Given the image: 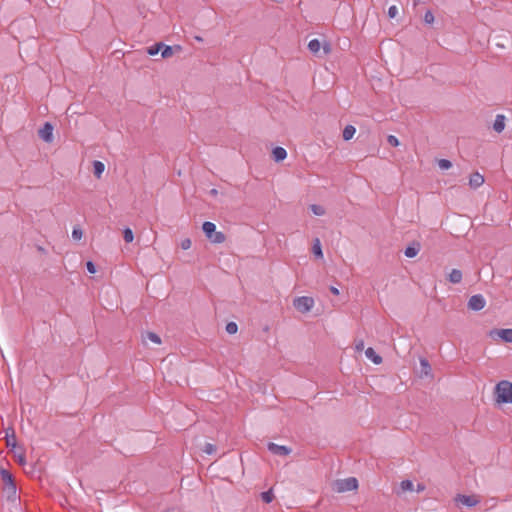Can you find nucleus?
<instances>
[{
    "mask_svg": "<svg viewBox=\"0 0 512 512\" xmlns=\"http://www.w3.org/2000/svg\"><path fill=\"white\" fill-rule=\"evenodd\" d=\"M484 183V176L479 172H474L470 175L469 185L471 188H479Z\"/></svg>",
    "mask_w": 512,
    "mask_h": 512,
    "instance_id": "f8f14e48",
    "label": "nucleus"
},
{
    "mask_svg": "<svg viewBox=\"0 0 512 512\" xmlns=\"http://www.w3.org/2000/svg\"><path fill=\"white\" fill-rule=\"evenodd\" d=\"M400 487L402 491H412L413 490V483L411 480H403L400 484Z\"/></svg>",
    "mask_w": 512,
    "mask_h": 512,
    "instance_id": "c756f323",
    "label": "nucleus"
},
{
    "mask_svg": "<svg viewBox=\"0 0 512 512\" xmlns=\"http://www.w3.org/2000/svg\"><path fill=\"white\" fill-rule=\"evenodd\" d=\"M420 364H421V371H420V376L423 377V376H431L432 377V374H431V365L429 364L428 360L425 359V358H420Z\"/></svg>",
    "mask_w": 512,
    "mask_h": 512,
    "instance_id": "f3484780",
    "label": "nucleus"
},
{
    "mask_svg": "<svg viewBox=\"0 0 512 512\" xmlns=\"http://www.w3.org/2000/svg\"><path fill=\"white\" fill-rule=\"evenodd\" d=\"M53 129V125L50 122H46L39 130V137L46 143H51L53 141Z\"/></svg>",
    "mask_w": 512,
    "mask_h": 512,
    "instance_id": "1a4fd4ad",
    "label": "nucleus"
},
{
    "mask_svg": "<svg viewBox=\"0 0 512 512\" xmlns=\"http://www.w3.org/2000/svg\"><path fill=\"white\" fill-rule=\"evenodd\" d=\"M195 40L198 41V42H202L203 41V38L200 37V36H195Z\"/></svg>",
    "mask_w": 512,
    "mask_h": 512,
    "instance_id": "a18cd8bd",
    "label": "nucleus"
},
{
    "mask_svg": "<svg viewBox=\"0 0 512 512\" xmlns=\"http://www.w3.org/2000/svg\"><path fill=\"white\" fill-rule=\"evenodd\" d=\"M358 488V480L355 477L338 479L334 481L332 489L338 493L353 491Z\"/></svg>",
    "mask_w": 512,
    "mask_h": 512,
    "instance_id": "20e7f679",
    "label": "nucleus"
},
{
    "mask_svg": "<svg viewBox=\"0 0 512 512\" xmlns=\"http://www.w3.org/2000/svg\"><path fill=\"white\" fill-rule=\"evenodd\" d=\"M420 248H421V246H420L419 242H413L411 245L406 247V249L404 251V255L408 258H413V257L417 256V254L420 251Z\"/></svg>",
    "mask_w": 512,
    "mask_h": 512,
    "instance_id": "4468645a",
    "label": "nucleus"
},
{
    "mask_svg": "<svg viewBox=\"0 0 512 512\" xmlns=\"http://www.w3.org/2000/svg\"><path fill=\"white\" fill-rule=\"evenodd\" d=\"M261 498L262 500L265 502V503H271L274 499V494L272 492V489L268 490V491H265V492H262L261 493Z\"/></svg>",
    "mask_w": 512,
    "mask_h": 512,
    "instance_id": "bb28decb",
    "label": "nucleus"
},
{
    "mask_svg": "<svg viewBox=\"0 0 512 512\" xmlns=\"http://www.w3.org/2000/svg\"><path fill=\"white\" fill-rule=\"evenodd\" d=\"M83 232L79 227H74L72 230V238L74 240H80L82 238Z\"/></svg>",
    "mask_w": 512,
    "mask_h": 512,
    "instance_id": "f704fd0d",
    "label": "nucleus"
},
{
    "mask_svg": "<svg viewBox=\"0 0 512 512\" xmlns=\"http://www.w3.org/2000/svg\"><path fill=\"white\" fill-rule=\"evenodd\" d=\"M486 305V300L481 294H475L468 301V308L473 311H480Z\"/></svg>",
    "mask_w": 512,
    "mask_h": 512,
    "instance_id": "0eeeda50",
    "label": "nucleus"
},
{
    "mask_svg": "<svg viewBox=\"0 0 512 512\" xmlns=\"http://www.w3.org/2000/svg\"><path fill=\"white\" fill-rule=\"evenodd\" d=\"M425 488H426V487H425V485H424L423 483H418V484H417V489H416V491H417V492H422V491H424V490H425Z\"/></svg>",
    "mask_w": 512,
    "mask_h": 512,
    "instance_id": "a19ab883",
    "label": "nucleus"
},
{
    "mask_svg": "<svg viewBox=\"0 0 512 512\" xmlns=\"http://www.w3.org/2000/svg\"><path fill=\"white\" fill-rule=\"evenodd\" d=\"M37 250H38L39 252L43 253V254H45V253H46V249H45L44 247H42V246H38V247H37Z\"/></svg>",
    "mask_w": 512,
    "mask_h": 512,
    "instance_id": "37998d69",
    "label": "nucleus"
},
{
    "mask_svg": "<svg viewBox=\"0 0 512 512\" xmlns=\"http://www.w3.org/2000/svg\"><path fill=\"white\" fill-rule=\"evenodd\" d=\"M162 58H169L173 55V47L169 45L162 46L161 49Z\"/></svg>",
    "mask_w": 512,
    "mask_h": 512,
    "instance_id": "a878e982",
    "label": "nucleus"
},
{
    "mask_svg": "<svg viewBox=\"0 0 512 512\" xmlns=\"http://www.w3.org/2000/svg\"><path fill=\"white\" fill-rule=\"evenodd\" d=\"M267 448L268 450L274 454V455H279V456H287L291 453V448L287 447V446H283V445H278V444H275L273 442H269L267 444Z\"/></svg>",
    "mask_w": 512,
    "mask_h": 512,
    "instance_id": "9d476101",
    "label": "nucleus"
},
{
    "mask_svg": "<svg viewBox=\"0 0 512 512\" xmlns=\"http://www.w3.org/2000/svg\"><path fill=\"white\" fill-rule=\"evenodd\" d=\"M320 48H321V44L318 39H312L309 41L308 49L310 50L311 53L317 54L320 51Z\"/></svg>",
    "mask_w": 512,
    "mask_h": 512,
    "instance_id": "4be33fe9",
    "label": "nucleus"
},
{
    "mask_svg": "<svg viewBox=\"0 0 512 512\" xmlns=\"http://www.w3.org/2000/svg\"><path fill=\"white\" fill-rule=\"evenodd\" d=\"M494 395L498 404L512 403V383L508 380L498 382L494 388Z\"/></svg>",
    "mask_w": 512,
    "mask_h": 512,
    "instance_id": "f03ea898",
    "label": "nucleus"
},
{
    "mask_svg": "<svg viewBox=\"0 0 512 512\" xmlns=\"http://www.w3.org/2000/svg\"><path fill=\"white\" fill-rule=\"evenodd\" d=\"M364 352L370 353V352H375V351L373 348L369 347Z\"/></svg>",
    "mask_w": 512,
    "mask_h": 512,
    "instance_id": "49530a36",
    "label": "nucleus"
},
{
    "mask_svg": "<svg viewBox=\"0 0 512 512\" xmlns=\"http://www.w3.org/2000/svg\"><path fill=\"white\" fill-rule=\"evenodd\" d=\"M147 339L152 341L155 344H160L161 343V339H160L159 335H157L154 332H149L148 331L145 334H142V340L144 342H146Z\"/></svg>",
    "mask_w": 512,
    "mask_h": 512,
    "instance_id": "aec40b11",
    "label": "nucleus"
},
{
    "mask_svg": "<svg viewBox=\"0 0 512 512\" xmlns=\"http://www.w3.org/2000/svg\"><path fill=\"white\" fill-rule=\"evenodd\" d=\"M93 168H94V175L97 178H100L102 173L104 172L105 165L101 161L96 160L93 162Z\"/></svg>",
    "mask_w": 512,
    "mask_h": 512,
    "instance_id": "412c9836",
    "label": "nucleus"
},
{
    "mask_svg": "<svg viewBox=\"0 0 512 512\" xmlns=\"http://www.w3.org/2000/svg\"><path fill=\"white\" fill-rule=\"evenodd\" d=\"M462 272L459 269H452L448 275V281L453 284H458L462 281Z\"/></svg>",
    "mask_w": 512,
    "mask_h": 512,
    "instance_id": "dca6fc26",
    "label": "nucleus"
},
{
    "mask_svg": "<svg viewBox=\"0 0 512 512\" xmlns=\"http://www.w3.org/2000/svg\"><path fill=\"white\" fill-rule=\"evenodd\" d=\"M355 349H356V352H362L364 349L363 341H359L358 343H356Z\"/></svg>",
    "mask_w": 512,
    "mask_h": 512,
    "instance_id": "ea45409f",
    "label": "nucleus"
},
{
    "mask_svg": "<svg viewBox=\"0 0 512 512\" xmlns=\"http://www.w3.org/2000/svg\"><path fill=\"white\" fill-rule=\"evenodd\" d=\"M272 156L275 162H281L287 157V151L283 147H275L272 151Z\"/></svg>",
    "mask_w": 512,
    "mask_h": 512,
    "instance_id": "2eb2a0df",
    "label": "nucleus"
},
{
    "mask_svg": "<svg viewBox=\"0 0 512 512\" xmlns=\"http://www.w3.org/2000/svg\"><path fill=\"white\" fill-rule=\"evenodd\" d=\"M387 142H388L391 146H393V147H397V146H399V145H400V142H399L398 138H397L396 136H394V135H389V136L387 137Z\"/></svg>",
    "mask_w": 512,
    "mask_h": 512,
    "instance_id": "c9c22d12",
    "label": "nucleus"
},
{
    "mask_svg": "<svg viewBox=\"0 0 512 512\" xmlns=\"http://www.w3.org/2000/svg\"><path fill=\"white\" fill-rule=\"evenodd\" d=\"M210 194H211V195H213V196H216V195L218 194L217 189H212V190L210 191Z\"/></svg>",
    "mask_w": 512,
    "mask_h": 512,
    "instance_id": "c03bdc74",
    "label": "nucleus"
},
{
    "mask_svg": "<svg viewBox=\"0 0 512 512\" xmlns=\"http://www.w3.org/2000/svg\"><path fill=\"white\" fill-rule=\"evenodd\" d=\"M455 501L456 502H460L461 504L466 505L468 507H474V506H476L480 502V499L476 495H462V494H458L455 497Z\"/></svg>",
    "mask_w": 512,
    "mask_h": 512,
    "instance_id": "6e6552de",
    "label": "nucleus"
},
{
    "mask_svg": "<svg viewBox=\"0 0 512 512\" xmlns=\"http://www.w3.org/2000/svg\"><path fill=\"white\" fill-rule=\"evenodd\" d=\"M489 336L493 340L501 339L503 342L512 343V328L493 329L489 332Z\"/></svg>",
    "mask_w": 512,
    "mask_h": 512,
    "instance_id": "423d86ee",
    "label": "nucleus"
},
{
    "mask_svg": "<svg viewBox=\"0 0 512 512\" xmlns=\"http://www.w3.org/2000/svg\"><path fill=\"white\" fill-rule=\"evenodd\" d=\"M310 210L316 216H322L325 214V209L321 205L312 204L310 205Z\"/></svg>",
    "mask_w": 512,
    "mask_h": 512,
    "instance_id": "393cba45",
    "label": "nucleus"
},
{
    "mask_svg": "<svg viewBox=\"0 0 512 512\" xmlns=\"http://www.w3.org/2000/svg\"><path fill=\"white\" fill-rule=\"evenodd\" d=\"M86 268L89 273L94 274L96 272V266L92 261L86 263Z\"/></svg>",
    "mask_w": 512,
    "mask_h": 512,
    "instance_id": "58836bf2",
    "label": "nucleus"
},
{
    "mask_svg": "<svg viewBox=\"0 0 512 512\" xmlns=\"http://www.w3.org/2000/svg\"><path fill=\"white\" fill-rule=\"evenodd\" d=\"M202 230L211 243L221 244L226 240L225 234L217 231L216 225L212 222L205 221L202 225Z\"/></svg>",
    "mask_w": 512,
    "mask_h": 512,
    "instance_id": "7ed1b4c3",
    "label": "nucleus"
},
{
    "mask_svg": "<svg viewBox=\"0 0 512 512\" xmlns=\"http://www.w3.org/2000/svg\"><path fill=\"white\" fill-rule=\"evenodd\" d=\"M397 14H398V8L395 5L390 6L388 9V16L390 18H395Z\"/></svg>",
    "mask_w": 512,
    "mask_h": 512,
    "instance_id": "e433bc0d",
    "label": "nucleus"
},
{
    "mask_svg": "<svg viewBox=\"0 0 512 512\" xmlns=\"http://www.w3.org/2000/svg\"><path fill=\"white\" fill-rule=\"evenodd\" d=\"M202 450H203V452H205L206 454L211 455V454H213V453H215V452H216L217 447H216V445H214V444L206 443V444L204 445V447H203V449H202Z\"/></svg>",
    "mask_w": 512,
    "mask_h": 512,
    "instance_id": "c85d7f7f",
    "label": "nucleus"
},
{
    "mask_svg": "<svg viewBox=\"0 0 512 512\" xmlns=\"http://www.w3.org/2000/svg\"><path fill=\"white\" fill-rule=\"evenodd\" d=\"M330 291H331V293H332V294H334V295H339V290H338V288H336V287H334V286H331V287H330Z\"/></svg>",
    "mask_w": 512,
    "mask_h": 512,
    "instance_id": "79ce46f5",
    "label": "nucleus"
},
{
    "mask_svg": "<svg viewBox=\"0 0 512 512\" xmlns=\"http://www.w3.org/2000/svg\"><path fill=\"white\" fill-rule=\"evenodd\" d=\"M369 359L372 360L374 364H381L382 363V357L380 354H365Z\"/></svg>",
    "mask_w": 512,
    "mask_h": 512,
    "instance_id": "473e14b6",
    "label": "nucleus"
},
{
    "mask_svg": "<svg viewBox=\"0 0 512 512\" xmlns=\"http://www.w3.org/2000/svg\"><path fill=\"white\" fill-rule=\"evenodd\" d=\"M14 456L17 458V462L19 465H24L26 463L25 451L21 446H17L16 449H12Z\"/></svg>",
    "mask_w": 512,
    "mask_h": 512,
    "instance_id": "a211bd4d",
    "label": "nucleus"
},
{
    "mask_svg": "<svg viewBox=\"0 0 512 512\" xmlns=\"http://www.w3.org/2000/svg\"><path fill=\"white\" fill-rule=\"evenodd\" d=\"M0 475L4 484L3 492L6 494L7 500L15 502L19 497L14 476L5 468H0Z\"/></svg>",
    "mask_w": 512,
    "mask_h": 512,
    "instance_id": "f257e3e1",
    "label": "nucleus"
},
{
    "mask_svg": "<svg viewBox=\"0 0 512 512\" xmlns=\"http://www.w3.org/2000/svg\"><path fill=\"white\" fill-rule=\"evenodd\" d=\"M191 244L192 243H191V240L189 238L183 239L181 241V248L183 250H187V249H189L191 247Z\"/></svg>",
    "mask_w": 512,
    "mask_h": 512,
    "instance_id": "4c0bfd02",
    "label": "nucleus"
},
{
    "mask_svg": "<svg viewBox=\"0 0 512 512\" xmlns=\"http://www.w3.org/2000/svg\"><path fill=\"white\" fill-rule=\"evenodd\" d=\"M162 46H164L163 43H156L148 48V54L151 56H155L159 53V51L162 49Z\"/></svg>",
    "mask_w": 512,
    "mask_h": 512,
    "instance_id": "b1692460",
    "label": "nucleus"
},
{
    "mask_svg": "<svg viewBox=\"0 0 512 512\" xmlns=\"http://www.w3.org/2000/svg\"><path fill=\"white\" fill-rule=\"evenodd\" d=\"M434 15L432 13V11L428 10L425 12L424 14V22L426 24H432L434 22Z\"/></svg>",
    "mask_w": 512,
    "mask_h": 512,
    "instance_id": "72a5a7b5",
    "label": "nucleus"
},
{
    "mask_svg": "<svg viewBox=\"0 0 512 512\" xmlns=\"http://www.w3.org/2000/svg\"><path fill=\"white\" fill-rule=\"evenodd\" d=\"M324 50H325L326 53H328L330 49H329L328 46H324Z\"/></svg>",
    "mask_w": 512,
    "mask_h": 512,
    "instance_id": "de8ad7c7",
    "label": "nucleus"
},
{
    "mask_svg": "<svg viewBox=\"0 0 512 512\" xmlns=\"http://www.w3.org/2000/svg\"><path fill=\"white\" fill-rule=\"evenodd\" d=\"M314 299L308 296L296 297L293 300V306L301 313H308L314 306Z\"/></svg>",
    "mask_w": 512,
    "mask_h": 512,
    "instance_id": "39448f33",
    "label": "nucleus"
},
{
    "mask_svg": "<svg viewBox=\"0 0 512 512\" xmlns=\"http://www.w3.org/2000/svg\"><path fill=\"white\" fill-rule=\"evenodd\" d=\"M313 253L317 257H323L321 243L319 239H316L314 241L313 247H312Z\"/></svg>",
    "mask_w": 512,
    "mask_h": 512,
    "instance_id": "5701e85b",
    "label": "nucleus"
},
{
    "mask_svg": "<svg viewBox=\"0 0 512 512\" xmlns=\"http://www.w3.org/2000/svg\"><path fill=\"white\" fill-rule=\"evenodd\" d=\"M5 440L7 447H10L11 449L17 448L16 434L13 427H9L5 430Z\"/></svg>",
    "mask_w": 512,
    "mask_h": 512,
    "instance_id": "9b49d317",
    "label": "nucleus"
},
{
    "mask_svg": "<svg viewBox=\"0 0 512 512\" xmlns=\"http://www.w3.org/2000/svg\"><path fill=\"white\" fill-rule=\"evenodd\" d=\"M1 359L4 360V353H1Z\"/></svg>",
    "mask_w": 512,
    "mask_h": 512,
    "instance_id": "09e8293b",
    "label": "nucleus"
},
{
    "mask_svg": "<svg viewBox=\"0 0 512 512\" xmlns=\"http://www.w3.org/2000/svg\"><path fill=\"white\" fill-rule=\"evenodd\" d=\"M123 238L125 242L131 243L134 239L133 231L130 228H125L123 231Z\"/></svg>",
    "mask_w": 512,
    "mask_h": 512,
    "instance_id": "cd10ccee",
    "label": "nucleus"
},
{
    "mask_svg": "<svg viewBox=\"0 0 512 512\" xmlns=\"http://www.w3.org/2000/svg\"><path fill=\"white\" fill-rule=\"evenodd\" d=\"M238 330V325L235 322H228L226 325V332L228 334H235Z\"/></svg>",
    "mask_w": 512,
    "mask_h": 512,
    "instance_id": "7c9ffc66",
    "label": "nucleus"
},
{
    "mask_svg": "<svg viewBox=\"0 0 512 512\" xmlns=\"http://www.w3.org/2000/svg\"><path fill=\"white\" fill-rule=\"evenodd\" d=\"M438 165H439V167H440L441 169H443V170H447V169L451 168L452 163H451V161H450V160H448V159H440V160L438 161Z\"/></svg>",
    "mask_w": 512,
    "mask_h": 512,
    "instance_id": "2f4dec72",
    "label": "nucleus"
},
{
    "mask_svg": "<svg viewBox=\"0 0 512 512\" xmlns=\"http://www.w3.org/2000/svg\"><path fill=\"white\" fill-rule=\"evenodd\" d=\"M355 133H356V128L353 125H347V126H345V128L343 130V134H342L343 139L345 141H348L353 138Z\"/></svg>",
    "mask_w": 512,
    "mask_h": 512,
    "instance_id": "6ab92c4d",
    "label": "nucleus"
},
{
    "mask_svg": "<svg viewBox=\"0 0 512 512\" xmlns=\"http://www.w3.org/2000/svg\"><path fill=\"white\" fill-rule=\"evenodd\" d=\"M505 121L506 117L503 114L496 115V118L493 123L494 131L497 133L503 132V130L505 129Z\"/></svg>",
    "mask_w": 512,
    "mask_h": 512,
    "instance_id": "ddd939ff",
    "label": "nucleus"
}]
</instances>
